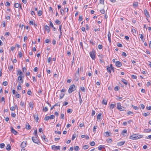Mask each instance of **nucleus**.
I'll use <instances>...</instances> for the list:
<instances>
[{
  "label": "nucleus",
  "mask_w": 151,
  "mask_h": 151,
  "mask_svg": "<svg viewBox=\"0 0 151 151\" xmlns=\"http://www.w3.org/2000/svg\"><path fill=\"white\" fill-rule=\"evenodd\" d=\"M142 137L143 136L142 135L135 134L130 136L129 137V138L133 140H136L142 138Z\"/></svg>",
  "instance_id": "1"
},
{
  "label": "nucleus",
  "mask_w": 151,
  "mask_h": 151,
  "mask_svg": "<svg viewBox=\"0 0 151 151\" xmlns=\"http://www.w3.org/2000/svg\"><path fill=\"white\" fill-rule=\"evenodd\" d=\"M117 109L121 111H123L125 110L126 108L122 106L120 103H117Z\"/></svg>",
  "instance_id": "2"
},
{
  "label": "nucleus",
  "mask_w": 151,
  "mask_h": 151,
  "mask_svg": "<svg viewBox=\"0 0 151 151\" xmlns=\"http://www.w3.org/2000/svg\"><path fill=\"white\" fill-rule=\"evenodd\" d=\"M76 88V87L74 84L71 85L68 89V92L69 93H71L73 91H75Z\"/></svg>",
  "instance_id": "3"
},
{
  "label": "nucleus",
  "mask_w": 151,
  "mask_h": 151,
  "mask_svg": "<svg viewBox=\"0 0 151 151\" xmlns=\"http://www.w3.org/2000/svg\"><path fill=\"white\" fill-rule=\"evenodd\" d=\"M38 137H32V140L33 142L37 144L38 145L39 144L40 142L39 140L38 139Z\"/></svg>",
  "instance_id": "4"
},
{
  "label": "nucleus",
  "mask_w": 151,
  "mask_h": 151,
  "mask_svg": "<svg viewBox=\"0 0 151 151\" xmlns=\"http://www.w3.org/2000/svg\"><path fill=\"white\" fill-rule=\"evenodd\" d=\"M60 146H56L55 145H53L52 146V149L53 150H60Z\"/></svg>",
  "instance_id": "5"
},
{
  "label": "nucleus",
  "mask_w": 151,
  "mask_h": 151,
  "mask_svg": "<svg viewBox=\"0 0 151 151\" xmlns=\"http://www.w3.org/2000/svg\"><path fill=\"white\" fill-rule=\"evenodd\" d=\"M18 80L19 84H21V83H22L23 82V80L22 79V76H19L18 78Z\"/></svg>",
  "instance_id": "6"
},
{
  "label": "nucleus",
  "mask_w": 151,
  "mask_h": 151,
  "mask_svg": "<svg viewBox=\"0 0 151 151\" xmlns=\"http://www.w3.org/2000/svg\"><path fill=\"white\" fill-rule=\"evenodd\" d=\"M11 132L13 133L14 135H17L18 132L16 131L12 127H11Z\"/></svg>",
  "instance_id": "7"
},
{
  "label": "nucleus",
  "mask_w": 151,
  "mask_h": 151,
  "mask_svg": "<svg viewBox=\"0 0 151 151\" xmlns=\"http://www.w3.org/2000/svg\"><path fill=\"white\" fill-rule=\"evenodd\" d=\"M90 56L91 58L93 59L94 60L95 58V55L94 53L93 52H90Z\"/></svg>",
  "instance_id": "8"
},
{
  "label": "nucleus",
  "mask_w": 151,
  "mask_h": 151,
  "mask_svg": "<svg viewBox=\"0 0 151 151\" xmlns=\"http://www.w3.org/2000/svg\"><path fill=\"white\" fill-rule=\"evenodd\" d=\"M80 76V74H75V78L74 79L75 81H78L79 79V77Z\"/></svg>",
  "instance_id": "9"
},
{
  "label": "nucleus",
  "mask_w": 151,
  "mask_h": 151,
  "mask_svg": "<svg viewBox=\"0 0 151 151\" xmlns=\"http://www.w3.org/2000/svg\"><path fill=\"white\" fill-rule=\"evenodd\" d=\"M116 65V66L120 67L122 66V63L119 61H116L115 63Z\"/></svg>",
  "instance_id": "10"
},
{
  "label": "nucleus",
  "mask_w": 151,
  "mask_h": 151,
  "mask_svg": "<svg viewBox=\"0 0 151 151\" xmlns=\"http://www.w3.org/2000/svg\"><path fill=\"white\" fill-rule=\"evenodd\" d=\"M45 30L47 31V32L48 33H49L50 32V27L48 26L47 25H45Z\"/></svg>",
  "instance_id": "11"
},
{
  "label": "nucleus",
  "mask_w": 151,
  "mask_h": 151,
  "mask_svg": "<svg viewBox=\"0 0 151 151\" xmlns=\"http://www.w3.org/2000/svg\"><path fill=\"white\" fill-rule=\"evenodd\" d=\"M25 128L27 129H31L30 125L28 122L26 123Z\"/></svg>",
  "instance_id": "12"
},
{
  "label": "nucleus",
  "mask_w": 151,
  "mask_h": 151,
  "mask_svg": "<svg viewBox=\"0 0 151 151\" xmlns=\"http://www.w3.org/2000/svg\"><path fill=\"white\" fill-rule=\"evenodd\" d=\"M14 7L16 8H18L20 6V8L21 9H22V6L20 5V4H18V3H16L15 4L14 6Z\"/></svg>",
  "instance_id": "13"
},
{
  "label": "nucleus",
  "mask_w": 151,
  "mask_h": 151,
  "mask_svg": "<svg viewBox=\"0 0 151 151\" xmlns=\"http://www.w3.org/2000/svg\"><path fill=\"white\" fill-rule=\"evenodd\" d=\"M111 33L109 31L108 33V39L109 42H111Z\"/></svg>",
  "instance_id": "14"
},
{
  "label": "nucleus",
  "mask_w": 151,
  "mask_h": 151,
  "mask_svg": "<svg viewBox=\"0 0 151 151\" xmlns=\"http://www.w3.org/2000/svg\"><path fill=\"white\" fill-rule=\"evenodd\" d=\"M104 134H106V135H105L107 137L110 136L111 135V133L109 132H105Z\"/></svg>",
  "instance_id": "15"
},
{
  "label": "nucleus",
  "mask_w": 151,
  "mask_h": 151,
  "mask_svg": "<svg viewBox=\"0 0 151 151\" xmlns=\"http://www.w3.org/2000/svg\"><path fill=\"white\" fill-rule=\"evenodd\" d=\"M125 141H122L118 142L117 144V145L119 146L123 145L125 143Z\"/></svg>",
  "instance_id": "16"
},
{
  "label": "nucleus",
  "mask_w": 151,
  "mask_h": 151,
  "mask_svg": "<svg viewBox=\"0 0 151 151\" xmlns=\"http://www.w3.org/2000/svg\"><path fill=\"white\" fill-rule=\"evenodd\" d=\"M26 146V143L25 142H23L21 144V147L22 148H24Z\"/></svg>",
  "instance_id": "17"
},
{
  "label": "nucleus",
  "mask_w": 151,
  "mask_h": 151,
  "mask_svg": "<svg viewBox=\"0 0 151 151\" xmlns=\"http://www.w3.org/2000/svg\"><path fill=\"white\" fill-rule=\"evenodd\" d=\"M144 12L145 14V15L147 17H150V16L149 14L148 13V12L147 10L146 9H145L144 10Z\"/></svg>",
  "instance_id": "18"
},
{
  "label": "nucleus",
  "mask_w": 151,
  "mask_h": 151,
  "mask_svg": "<svg viewBox=\"0 0 151 151\" xmlns=\"http://www.w3.org/2000/svg\"><path fill=\"white\" fill-rule=\"evenodd\" d=\"M29 106L31 109H32L34 106V103L33 102H30L29 103Z\"/></svg>",
  "instance_id": "19"
},
{
  "label": "nucleus",
  "mask_w": 151,
  "mask_h": 151,
  "mask_svg": "<svg viewBox=\"0 0 151 151\" xmlns=\"http://www.w3.org/2000/svg\"><path fill=\"white\" fill-rule=\"evenodd\" d=\"M33 116L35 119L36 120V122H37L39 119L37 115H33Z\"/></svg>",
  "instance_id": "20"
},
{
  "label": "nucleus",
  "mask_w": 151,
  "mask_h": 151,
  "mask_svg": "<svg viewBox=\"0 0 151 151\" xmlns=\"http://www.w3.org/2000/svg\"><path fill=\"white\" fill-rule=\"evenodd\" d=\"M122 81L124 83L125 85H127V82L126 80L124 79H122Z\"/></svg>",
  "instance_id": "21"
},
{
  "label": "nucleus",
  "mask_w": 151,
  "mask_h": 151,
  "mask_svg": "<svg viewBox=\"0 0 151 151\" xmlns=\"http://www.w3.org/2000/svg\"><path fill=\"white\" fill-rule=\"evenodd\" d=\"M79 101L80 102V104H81L82 102V100L81 99V94H80V93H79Z\"/></svg>",
  "instance_id": "22"
},
{
  "label": "nucleus",
  "mask_w": 151,
  "mask_h": 151,
  "mask_svg": "<svg viewBox=\"0 0 151 151\" xmlns=\"http://www.w3.org/2000/svg\"><path fill=\"white\" fill-rule=\"evenodd\" d=\"M127 133V130L126 129H124L122 132V135L124 136H126V135L124 134V133Z\"/></svg>",
  "instance_id": "23"
},
{
  "label": "nucleus",
  "mask_w": 151,
  "mask_h": 151,
  "mask_svg": "<svg viewBox=\"0 0 151 151\" xmlns=\"http://www.w3.org/2000/svg\"><path fill=\"white\" fill-rule=\"evenodd\" d=\"M116 105L115 104H111L110 105V108L111 109H113L115 106Z\"/></svg>",
  "instance_id": "24"
},
{
  "label": "nucleus",
  "mask_w": 151,
  "mask_h": 151,
  "mask_svg": "<svg viewBox=\"0 0 151 151\" xmlns=\"http://www.w3.org/2000/svg\"><path fill=\"white\" fill-rule=\"evenodd\" d=\"M11 146L9 144L7 145L6 147V149L8 151H9L11 150Z\"/></svg>",
  "instance_id": "25"
},
{
  "label": "nucleus",
  "mask_w": 151,
  "mask_h": 151,
  "mask_svg": "<svg viewBox=\"0 0 151 151\" xmlns=\"http://www.w3.org/2000/svg\"><path fill=\"white\" fill-rule=\"evenodd\" d=\"M102 114L101 113H99L98 115L97 116V119H101Z\"/></svg>",
  "instance_id": "26"
},
{
  "label": "nucleus",
  "mask_w": 151,
  "mask_h": 151,
  "mask_svg": "<svg viewBox=\"0 0 151 151\" xmlns=\"http://www.w3.org/2000/svg\"><path fill=\"white\" fill-rule=\"evenodd\" d=\"M42 138L46 142H48V139L47 138H46V137L44 135L42 137Z\"/></svg>",
  "instance_id": "27"
},
{
  "label": "nucleus",
  "mask_w": 151,
  "mask_h": 151,
  "mask_svg": "<svg viewBox=\"0 0 151 151\" xmlns=\"http://www.w3.org/2000/svg\"><path fill=\"white\" fill-rule=\"evenodd\" d=\"M18 72V74L19 75V76H22V71H21L20 70H19L17 71Z\"/></svg>",
  "instance_id": "28"
},
{
  "label": "nucleus",
  "mask_w": 151,
  "mask_h": 151,
  "mask_svg": "<svg viewBox=\"0 0 151 151\" xmlns=\"http://www.w3.org/2000/svg\"><path fill=\"white\" fill-rule=\"evenodd\" d=\"M138 3L137 2H135L133 3V6L134 7H137L138 6Z\"/></svg>",
  "instance_id": "29"
},
{
  "label": "nucleus",
  "mask_w": 151,
  "mask_h": 151,
  "mask_svg": "<svg viewBox=\"0 0 151 151\" xmlns=\"http://www.w3.org/2000/svg\"><path fill=\"white\" fill-rule=\"evenodd\" d=\"M150 113L149 112L144 113L143 114V115L145 117H146L147 116L150 115Z\"/></svg>",
  "instance_id": "30"
},
{
  "label": "nucleus",
  "mask_w": 151,
  "mask_h": 151,
  "mask_svg": "<svg viewBox=\"0 0 151 151\" xmlns=\"http://www.w3.org/2000/svg\"><path fill=\"white\" fill-rule=\"evenodd\" d=\"M103 104L106 105L107 104V101L106 100L103 99L102 101Z\"/></svg>",
  "instance_id": "31"
},
{
  "label": "nucleus",
  "mask_w": 151,
  "mask_h": 151,
  "mask_svg": "<svg viewBox=\"0 0 151 151\" xmlns=\"http://www.w3.org/2000/svg\"><path fill=\"white\" fill-rule=\"evenodd\" d=\"M42 13V12L41 10H39L37 12V14L39 16H41Z\"/></svg>",
  "instance_id": "32"
},
{
  "label": "nucleus",
  "mask_w": 151,
  "mask_h": 151,
  "mask_svg": "<svg viewBox=\"0 0 151 151\" xmlns=\"http://www.w3.org/2000/svg\"><path fill=\"white\" fill-rule=\"evenodd\" d=\"M132 106L135 110H138L139 109V108L137 106L132 105Z\"/></svg>",
  "instance_id": "33"
},
{
  "label": "nucleus",
  "mask_w": 151,
  "mask_h": 151,
  "mask_svg": "<svg viewBox=\"0 0 151 151\" xmlns=\"http://www.w3.org/2000/svg\"><path fill=\"white\" fill-rule=\"evenodd\" d=\"M107 70L109 73H111V68L110 67H107Z\"/></svg>",
  "instance_id": "34"
},
{
  "label": "nucleus",
  "mask_w": 151,
  "mask_h": 151,
  "mask_svg": "<svg viewBox=\"0 0 151 151\" xmlns=\"http://www.w3.org/2000/svg\"><path fill=\"white\" fill-rule=\"evenodd\" d=\"M97 126H94L93 128V132H96V129L97 128Z\"/></svg>",
  "instance_id": "35"
},
{
  "label": "nucleus",
  "mask_w": 151,
  "mask_h": 151,
  "mask_svg": "<svg viewBox=\"0 0 151 151\" xmlns=\"http://www.w3.org/2000/svg\"><path fill=\"white\" fill-rule=\"evenodd\" d=\"M34 133V134L35 137V136L38 137V135L37 134V129L35 130Z\"/></svg>",
  "instance_id": "36"
},
{
  "label": "nucleus",
  "mask_w": 151,
  "mask_h": 151,
  "mask_svg": "<svg viewBox=\"0 0 151 151\" xmlns=\"http://www.w3.org/2000/svg\"><path fill=\"white\" fill-rule=\"evenodd\" d=\"M74 148L75 150L76 151H78L79 150V148L78 146L75 147Z\"/></svg>",
  "instance_id": "37"
},
{
  "label": "nucleus",
  "mask_w": 151,
  "mask_h": 151,
  "mask_svg": "<svg viewBox=\"0 0 151 151\" xmlns=\"http://www.w3.org/2000/svg\"><path fill=\"white\" fill-rule=\"evenodd\" d=\"M20 84L19 83V85L18 86L17 89V90H21L22 89V87H21V86L20 85Z\"/></svg>",
  "instance_id": "38"
},
{
  "label": "nucleus",
  "mask_w": 151,
  "mask_h": 151,
  "mask_svg": "<svg viewBox=\"0 0 151 151\" xmlns=\"http://www.w3.org/2000/svg\"><path fill=\"white\" fill-rule=\"evenodd\" d=\"M77 136V135L76 134H74L73 135L72 138V140H73L75 138H76V137Z\"/></svg>",
  "instance_id": "39"
},
{
  "label": "nucleus",
  "mask_w": 151,
  "mask_h": 151,
  "mask_svg": "<svg viewBox=\"0 0 151 151\" xmlns=\"http://www.w3.org/2000/svg\"><path fill=\"white\" fill-rule=\"evenodd\" d=\"M64 95H65V94L64 93H61V94L60 95V99H62V98H63V97L64 96Z\"/></svg>",
  "instance_id": "40"
},
{
  "label": "nucleus",
  "mask_w": 151,
  "mask_h": 151,
  "mask_svg": "<svg viewBox=\"0 0 151 151\" xmlns=\"http://www.w3.org/2000/svg\"><path fill=\"white\" fill-rule=\"evenodd\" d=\"M67 112L68 113L70 114L72 112V110L71 109H68L67 110Z\"/></svg>",
  "instance_id": "41"
},
{
  "label": "nucleus",
  "mask_w": 151,
  "mask_h": 151,
  "mask_svg": "<svg viewBox=\"0 0 151 151\" xmlns=\"http://www.w3.org/2000/svg\"><path fill=\"white\" fill-rule=\"evenodd\" d=\"M55 22L58 25H59L61 23V22L59 20H56L55 21Z\"/></svg>",
  "instance_id": "42"
},
{
  "label": "nucleus",
  "mask_w": 151,
  "mask_h": 151,
  "mask_svg": "<svg viewBox=\"0 0 151 151\" xmlns=\"http://www.w3.org/2000/svg\"><path fill=\"white\" fill-rule=\"evenodd\" d=\"M2 23L3 27H4L6 26V23L5 22V21H4L2 22Z\"/></svg>",
  "instance_id": "43"
},
{
  "label": "nucleus",
  "mask_w": 151,
  "mask_h": 151,
  "mask_svg": "<svg viewBox=\"0 0 151 151\" xmlns=\"http://www.w3.org/2000/svg\"><path fill=\"white\" fill-rule=\"evenodd\" d=\"M90 145L91 146H93L95 145V143L94 141H92L90 142Z\"/></svg>",
  "instance_id": "44"
},
{
  "label": "nucleus",
  "mask_w": 151,
  "mask_h": 151,
  "mask_svg": "<svg viewBox=\"0 0 151 151\" xmlns=\"http://www.w3.org/2000/svg\"><path fill=\"white\" fill-rule=\"evenodd\" d=\"M5 146V144L4 143H1L0 144V147L1 148H3Z\"/></svg>",
  "instance_id": "45"
},
{
  "label": "nucleus",
  "mask_w": 151,
  "mask_h": 151,
  "mask_svg": "<svg viewBox=\"0 0 151 151\" xmlns=\"http://www.w3.org/2000/svg\"><path fill=\"white\" fill-rule=\"evenodd\" d=\"M88 148V145H85L83 147V149L84 150L87 149Z\"/></svg>",
  "instance_id": "46"
},
{
  "label": "nucleus",
  "mask_w": 151,
  "mask_h": 151,
  "mask_svg": "<svg viewBox=\"0 0 151 151\" xmlns=\"http://www.w3.org/2000/svg\"><path fill=\"white\" fill-rule=\"evenodd\" d=\"M81 90L83 92H85V88L83 87H82L81 88Z\"/></svg>",
  "instance_id": "47"
},
{
  "label": "nucleus",
  "mask_w": 151,
  "mask_h": 151,
  "mask_svg": "<svg viewBox=\"0 0 151 151\" xmlns=\"http://www.w3.org/2000/svg\"><path fill=\"white\" fill-rule=\"evenodd\" d=\"M119 86H116L115 88H114V90L115 91H118L119 90Z\"/></svg>",
  "instance_id": "48"
},
{
  "label": "nucleus",
  "mask_w": 151,
  "mask_h": 151,
  "mask_svg": "<svg viewBox=\"0 0 151 151\" xmlns=\"http://www.w3.org/2000/svg\"><path fill=\"white\" fill-rule=\"evenodd\" d=\"M49 119H50V116H46L45 117L44 119L45 121H48Z\"/></svg>",
  "instance_id": "49"
},
{
  "label": "nucleus",
  "mask_w": 151,
  "mask_h": 151,
  "mask_svg": "<svg viewBox=\"0 0 151 151\" xmlns=\"http://www.w3.org/2000/svg\"><path fill=\"white\" fill-rule=\"evenodd\" d=\"M140 106V108H142V109H144L145 108V106L144 104H141Z\"/></svg>",
  "instance_id": "50"
},
{
  "label": "nucleus",
  "mask_w": 151,
  "mask_h": 151,
  "mask_svg": "<svg viewBox=\"0 0 151 151\" xmlns=\"http://www.w3.org/2000/svg\"><path fill=\"white\" fill-rule=\"evenodd\" d=\"M89 42L90 43L92 44V45H94L95 44V42H93L92 40H90Z\"/></svg>",
  "instance_id": "51"
},
{
  "label": "nucleus",
  "mask_w": 151,
  "mask_h": 151,
  "mask_svg": "<svg viewBox=\"0 0 151 151\" xmlns=\"http://www.w3.org/2000/svg\"><path fill=\"white\" fill-rule=\"evenodd\" d=\"M27 93L29 95H30L32 94V92L30 90H29L28 91Z\"/></svg>",
  "instance_id": "52"
},
{
  "label": "nucleus",
  "mask_w": 151,
  "mask_h": 151,
  "mask_svg": "<svg viewBox=\"0 0 151 151\" xmlns=\"http://www.w3.org/2000/svg\"><path fill=\"white\" fill-rule=\"evenodd\" d=\"M100 12L101 13H102V14H104L105 12V11L104 9H102V10H100Z\"/></svg>",
  "instance_id": "53"
},
{
  "label": "nucleus",
  "mask_w": 151,
  "mask_h": 151,
  "mask_svg": "<svg viewBox=\"0 0 151 151\" xmlns=\"http://www.w3.org/2000/svg\"><path fill=\"white\" fill-rule=\"evenodd\" d=\"M55 118V116L53 115H52L50 116V119H53Z\"/></svg>",
  "instance_id": "54"
},
{
  "label": "nucleus",
  "mask_w": 151,
  "mask_h": 151,
  "mask_svg": "<svg viewBox=\"0 0 151 151\" xmlns=\"http://www.w3.org/2000/svg\"><path fill=\"white\" fill-rule=\"evenodd\" d=\"M19 58H22V53L21 52H20L19 53Z\"/></svg>",
  "instance_id": "55"
},
{
  "label": "nucleus",
  "mask_w": 151,
  "mask_h": 151,
  "mask_svg": "<svg viewBox=\"0 0 151 151\" xmlns=\"http://www.w3.org/2000/svg\"><path fill=\"white\" fill-rule=\"evenodd\" d=\"M8 84V82L7 81H4L3 83V85L4 86H6Z\"/></svg>",
  "instance_id": "56"
},
{
  "label": "nucleus",
  "mask_w": 151,
  "mask_h": 151,
  "mask_svg": "<svg viewBox=\"0 0 151 151\" xmlns=\"http://www.w3.org/2000/svg\"><path fill=\"white\" fill-rule=\"evenodd\" d=\"M61 118L63 119L64 118V115L63 114H62L60 116Z\"/></svg>",
  "instance_id": "57"
},
{
  "label": "nucleus",
  "mask_w": 151,
  "mask_h": 151,
  "mask_svg": "<svg viewBox=\"0 0 151 151\" xmlns=\"http://www.w3.org/2000/svg\"><path fill=\"white\" fill-rule=\"evenodd\" d=\"M133 112L131 111H128L127 112V114H128V115H131V114H133Z\"/></svg>",
  "instance_id": "58"
},
{
  "label": "nucleus",
  "mask_w": 151,
  "mask_h": 151,
  "mask_svg": "<svg viewBox=\"0 0 151 151\" xmlns=\"http://www.w3.org/2000/svg\"><path fill=\"white\" fill-rule=\"evenodd\" d=\"M9 70H11L13 68V66L12 65H10L8 68Z\"/></svg>",
  "instance_id": "59"
},
{
  "label": "nucleus",
  "mask_w": 151,
  "mask_h": 151,
  "mask_svg": "<svg viewBox=\"0 0 151 151\" xmlns=\"http://www.w3.org/2000/svg\"><path fill=\"white\" fill-rule=\"evenodd\" d=\"M95 114V111L94 110H92V111L91 115L92 116H93V115H94Z\"/></svg>",
  "instance_id": "60"
},
{
  "label": "nucleus",
  "mask_w": 151,
  "mask_h": 151,
  "mask_svg": "<svg viewBox=\"0 0 151 151\" xmlns=\"http://www.w3.org/2000/svg\"><path fill=\"white\" fill-rule=\"evenodd\" d=\"M106 141L108 143H110L112 141V139H109L107 140Z\"/></svg>",
  "instance_id": "61"
},
{
  "label": "nucleus",
  "mask_w": 151,
  "mask_h": 151,
  "mask_svg": "<svg viewBox=\"0 0 151 151\" xmlns=\"http://www.w3.org/2000/svg\"><path fill=\"white\" fill-rule=\"evenodd\" d=\"M132 78L134 79H135L137 78V76L135 75H132Z\"/></svg>",
  "instance_id": "62"
},
{
  "label": "nucleus",
  "mask_w": 151,
  "mask_h": 151,
  "mask_svg": "<svg viewBox=\"0 0 151 151\" xmlns=\"http://www.w3.org/2000/svg\"><path fill=\"white\" fill-rule=\"evenodd\" d=\"M83 19V18L82 17V16H79V18L78 19V20L79 21H81Z\"/></svg>",
  "instance_id": "63"
},
{
  "label": "nucleus",
  "mask_w": 151,
  "mask_h": 151,
  "mask_svg": "<svg viewBox=\"0 0 151 151\" xmlns=\"http://www.w3.org/2000/svg\"><path fill=\"white\" fill-rule=\"evenodd\" d=\"M43 110L45 112H46L48 110V109L47 107H45L43 109Z\"/></svg>",
  "instance_id": "64"
}]
</instances>
